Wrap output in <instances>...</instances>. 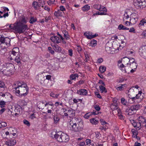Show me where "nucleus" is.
<instances>
[{
  "mask_svg": "<svg viewBox=\"0 0 146 146\" xmlns=\"http://www.w3.org/2000/svg\"><path fill=\"white\" fill-rule=\"evenodd\" d=\"M13 89H15L16 95L19 97L25 96L27 95L29 90L26 84L19 82H18L16 84H14Z\"/></svg>",
  "mask_w": 146,
  "mask_h": 146,
  "instance_id": "1",
  "label": "nucleus"
},
{
  "mask_svg": "<svg viewBox=\"0 0 146 146\" xmlns=\"http://www.w3.org/2000/svg\"><path fill=\"white\" fill-rule=\"evenodd\" d=\"M9 27L14 30L19 34L24 33L26 30L28 29V26L23 24L21 22H17L13 24H10Z\"/></svg>",
  "mask_w": 146,
  "mask_h": 146,
  "instance_id": "2",
  "label": "nucleus"
},
{
  "mask_svg": "<svg viewBox=\"0 0 146 146\" xmlns=\"http://www.w3.org/2000/svg\"><path fill=\"white\" fill-rule=\"evenodd\" d=\"M79 121L77 119H74L73 120L70 121L69 127L71 131L74 132H77L81 130L82 128L79 126L78 123Z\"/></svg>",
  "mask_w": 146,
  "mask_h": 146,
  "instance_id": "3",
  "label": "nucleus"
},
{
  "mask_svg": "<svg viewBox=\"0 0 146 146\" xmlns=\"http://www.w3.org/2000/svg\"><path fill=\"white\" fill-rule=\"evenodd\" d=\"M6 69H4L3 72L6 75L12 74L14 71V66L11 63H7L5 65Z\"/></svg>",
  "mask_w": 146,
  "mask_h": 146,
  "instance_id": "4",
  "label": "nucleus"
},
{
  "mask_svg": "<svg viewBox=\"0 0 146 146\" xmlns=\"http://www.w3.org/2000/svg\"><path fill=\"white\" fill-rule=\"evenodd\" d=\"M133 4L137 9L143 8L146 6L145 0H134Z\"/></svg>",
  "mask_w": 146,
  "mask_h": 146,
  "instance_id": "5",
  "label": "nucleus"
},
{
  "mask_svg": "<svg viewBox=\"0 0 146 146\" xmlns=\"http://www.w3.org/2000/svg\"><path fill=\"white\" fill-rule=\"evenodd\" d=\"M19 49L18 47L13 48L12 50L10 51L9 53V59L11 60H14L16 55L19 54Z\"/></svg>",
  "mask_w": 146,
  "mask_h": 146,
  "instance_id": "6",
  "label": "nucleus"
},
{
  "mask_svg": "<svg viewBox=\"0 0 146 146\" xmlns=\"http://www.w3.org/2000/svg\"><path fill=\"white\" fill-rule=\"evenodd\" d=\"M0 38L1 40V46H4V47L6 48L7 46H9L10 45V40L7 37L5 38L2 36L0 35Z\"/></svg>",
  "mask_w": 146,
  "mask_h": 146,
  "instance_id": "7",
  "label": "nucleus"
},
{
  "mask_svg": "<svg viewBox=\"0 0 146 146\" xmlns=\"http://www.w3.org/2000/svg\"><path fill=\"white\" fill-rule=\"evenodd\" d=\"M51 136L55 138L58 141L61 142L62 133L61 132H53L51 133Z\"/></svg>",
  "mask_w": 146,
  "mask_h": 146,
  "instance_id": "8",
  "label": "nucleus"
},
{
  "mask_svg": "<svg viewBox=\"0 0 146 146\" xmlns=\"http://www.w3.org/2000/svg\"><path fill=\"white\" fill-rule=\"evenodd\" d=\"M139 52L141 56L145 58L146 56V45L141 47L139 49Z\"/></svg>",
  "mask_w": 146,
  "mask_h": 146,
  "instance_id": "9",
  "label": "nucleus"
},
{
  "mask_svg": "<svg viewBox=\"0 0 146 146\" xmlns=\"http://www.w3.org/2000/svg\"><path fill=\"white\" fill-rule=\"evenodd\" d=\"M36 79L37 81L42 84L45 80V77L43 74H38L36 76Z\"/></svg>",
  "mask_w": 146,
  "mask_h": 146,
  "instance_id": "10",
  "label": "nucleus"
},
{
  "mask_svg": "<svg viewBox=\"0 0 146 146\" xmlns=\"http://www.w3.org/2000/svg\"><path fill=\"white\" fill-rule=\"evenodd\" d=\"M93 7L100 11L107 12V9L105 7L103 6L100 5H93Z\"/></svg>",
  "mask_w": 146,
  "mask_h": 146,
  "instance_id": "11",
  "label": "nucleus"
},
{
  "mask_svg": "<svg viewBox=\"0 0 146 146\" xmlns=\"http://www.w3.org/2000/svg\"><path fill=\"white\" fill-rule=\"evenodd\" d=\"M84 35L86 36L87 38L89 39H91L98 36V34L96 33L94 35H92V33L89 32L88 33L86 32L84 33Z\"/></svg>",
  "mask_w": 146,
  "mask_h": 146,
  "instance_id": "12",
  "label": "nucleus"
},
{
  "mask_svg": "<svg viewBox=\"0 0 146 146\" xmlns=\"http://www.w3.org/2000/svg\"><path fill=\"white\" fill-rule=\"evenodd\" d=\"M61 142H66L68 141L69 140V136L67 134L62 133Z\"/></svg>",
  "mask_w": 146,
  "mask_h": 146,
  "instance_id": "13",
  "label": "nucleus"
},
{
  "mask_svg": "<svg viewBox=\"0 0 146 146\" xmlns=\"http://www.w3.org/2000/svg\"><path fill=\"white\" fill-rule=\"evenodd\" d=\"M140 107V106L139 105H133L130 107L131 108L130 111H131L132 113H135L137 110H138Z\"/></svg>",
  "mask_w": 146,
  "mask_h": 146,
  "instance_id": "14",
  "label": "nucleus"
},
{
  "mask_svg": "<svg viewBox=\"0 0 146 146\" xmlns=\"http://www.w3.org/2000/svg\"><path fill=\"white\" fill-rule=\"evenodd\" d=\"M139 122L140 124L142 125V126H144L146 123V118L144 117L143 116L139 117L138 118Z\"/></svg>",
  "mask_w": 146,
  "mask_h": 146,
  "instance_id": "15",
  "label": "nucleus"
},
{
  "mask_svg": "<svg viewBox=\"0 0 146 146\" xmlns=\"http://www.w3.org/2000/svg\"><path fill=\"white\" fill-rule=\"evenodd\" d=\"M61 110L63 112H67L68 114L69 115H73L74 114V110L71 108L69 109L68 110H66L65 108H62L61 109Z\"/></svg>",
  "mask_w": 146,
  "mask_h": 146,
  "instance_id": "16",
  "label": "nucleus"
},
{
  "mask_svg": "<svg viewBox=\"0 0 146 146\" xmlns=\"http://www.w3.org/2000/svg\"><path fill=\"white\" fill-rule=\"evenodd\" d=\"M16 143L15 140L10 139L6 141L5 144L8 146H13Z\"/></svg>",
  "mask_w": 146,
  "mask_h": 146,
  "instance_id": "17",
  "label": "nucleus"
},
{
  "mask_svg": "<svg viewBox=\"0 0 146 146\" xmlns=\"http://www.w3.org/2000/svg\"><path fill=\"white\" fill-rule=\"evenodd\" d=\"M87 93V91L85 89H80L77 91V93L78 94L82 95H86Z\"/></svg>",
  "mask_w": 146,
  "mask_h": 146,
  "instance_id": "18",
  "label": "nucleus"
},
{
  "mask_svg": "<svg viewBox=\"0 0 146 146\" xmlns=\"http://www.w3.org/2000/svg\"><path fill=\"white\" fill-rule=\"evenodd\" d=\"M131 59L133 60V61L132 62V63H129V64L131 68L135 69L137 68V64L135 62V59L133 58H131Z\"/></svg>",
  "mask_w": 146,
  "mask_h": 146,
  "instance_id": "19",
  "label": "nucleus"
},
{
  "mask_svg": "<svg viewBox=\"0 0 146 146\" xmlns=\"http://www.w3.org/2000/svg\"><path fill=\"white\" fill-rule=\"evenodd\" d=\"M132 60L131 58L129 59L126 57H125L122 58V60L124 64L128 65L129 64L128 62Z\"/></svg>",
  "mask_w": 146,
  "mask_h": 146,
  "instance_id": "20",
  "label": "nucleus"
},
{
  "mask_svg": "<svg viewBox=\"0 0 146 146\" xmlns=\"http://www.w3.org/2000/svg\"><path fill=\"white\" fill-rule=\"evenodd\" d=\"M52 46L53 47V49H54L56 52H59L61 51V48L58 45L54 44Z\"/></svg>",
  "mask_w": 146,
  "mask_h": 146,
  "instance_id": "21",
  "label": "nucleus"
},
{
  "mask_svg": "<svg viewBox=\"0 0 146 146\" xmlns=\"http://www.w3.org/2000/svg\"><path fill=\"white\" fill-rule=\"evenodd\" d=\"M37 106L39 109H41L42 110L44 109V107H45V104L42 102H38Z\"/></svg>",
  "mask_w": 146,
  "mask_h": 146,
  "instance_id": "22",
  "label": "nucleus"
},
{
  "mask_svg": "<svg viewBox=\"0 0 146 146\" xmlns=\"http://www.w3.org/2000/svg\"><path fill=\"white\" fill-rule=\"evenodd\" d=\"M64 34V36L66 40H69L70 39V36L68 35V32L66 30H64L62 31Z\"/></svg>",
  "mask_w": 146,
  "mask_h": 146,
  "instance_id": "23",
  "label": "nucleus"
},
{
  "mask_svg": "<svg viewBox=\"0 0 146 146\" xmlns=\"http://www.w3.org/2000/svg\"><path fill=\"white\" fill-rule=\"evenodd\" d=\"M20 56L19 54L18 55H17L15 56V59L14 60H15V62H17L18 64H20L21 63V58H20Z\"/></svg>",
  "mask_w": 146,
  "mask_h": 146,
  "instance_id": "24",
  "label": "nucleus"
},
{
  "mask_svg": "<svg viewBox=\"0 0 146 146\" xmlns=\"http://www.w3.org/2000/svg\"><path fill=\"white\" fill-rule=\"evenodd\" d=\"M118 29L119 30H128L129 29V28H127L125 27L122 24L119 25L118 27Z\"/></svg>",
  "mask_w": 146,
  "mask_h": 146,
  "instance_id": "25",
  "label": "nucleus"
},
{
  "mask_svg": "<svg viewBox=\"0 0 146 146\" xmlns=\"http://www.w3.org/2000/svg\"><path fill=\"white\" fill-rule=\"evenodd\" d=\"M143 25L146 26V20L143 19L141 20L140 22L139 25V27Z\"/></svg>",
  "mask_w": 146,
  "mask_h": 146,
  "instance_id": "26",
  "label": "nucleus"
},
{
  "mask_svg": "<svg viewBox=\"0 0 146 146\" xmlns=\"http://www.w3.org/2000/svg\"><path fill=\"white\" fill-rule=\"evenodd\" d=\"M62 13L60 10H58L57 11H55L54 13V14L56 17H58L62 15Z\"/></svg>",
  "mask_w": 146,
  "mask_h": 146,
  "instance_id": "27",
  "label": "nucleus"
},
{
  "mask_svg": "<svg viewBox=\"0 0 146 146\" xmlns=\"http://www.w3.org/2000/svg\"><path fill=\"white\" fill-rule=\"evenodd\" d=\"M90 122L93 124L96 125L98 123V120L95 119L94 118H92L90 119Z\"/></svg>",
  "mask_w": 146,
  "mask_h": 146,
  "instance_id": "28",
  "label": "nucleus"
},
{
  "mask_svg": "<svg viewBox=\"0 0 146 146\" xmlns=\"http://www.w3.org/2000/svg\"><path fill=\"white\" fill-rule=\"evenodd\" d=\"M90 9V6L88 5H86L84 6L82 8V10L83 11H86Z\"/></svg>",
  "mask_w": 146,
  "mask_h": 146,
  "instance_id": "29",
  "label": "nucleus"
},
{
  "mask_svg": "<svg viewBox=\"0 0 146 146\" xmlns=\"http://www.w3.org/2000/svg\"><path fill=\"white\" fill-rule=\"evenodd\" d=\"M39 1L38 4V6H41L42 7H44V5L45 4V1L44 0H38Z\"/></svg>",
  "mask_w": 146,
  "mask_h": 146,
  "instance_id": "30",
  "label": "nucleus"
},
{
  "mask_svg": "<svg viewBox=\"0 0 146 146\" xmlns=\"http://www.w3.org/2000/svg\"><path fill=\"white\" fill-rule=\"evenodd\" d=\"M99 88L100 90L102 91V92H105L106 93L107 92V90L106 88L103 86H100Z\"/></svg>",
  "mask_w": 146,
  "mask_h": 146,
  "instance_id": "31",
  "label": "nucleus"
},
{
  "mask_svg": "<svg viewBox=\"0 0 146 146\" xmlns=\"http://www.w3.org/2000/svg\"><path fill=\"white\" fill-rule=\"evenodd\" d=\"M106 68L104 66H100L99 68V70L101 73L104 72L106 70Z\"/></svg>",
  "mask_w": 146,
  "mask_h": 146,
  "instance_id": "32",
  "label": "nucleus"
},
{
  "mask_svg": "<svg viewBox=\"0 0 146 146\" xmlns=\"http://www.w3.org/2000/svg\"><path fill=\"white\" fill-rule=\"evenodd\" d=\"M110 108L112 109L115 110L117 108V104H112L110 105Z\"/></svg>",
  "mask_w": 146,
  "mask_h": 146,
  "instance_id": "33",
  "label": "nucleus"
},
{
  "mask_svg": "<svg viewBox=\"0 0 146 146\" xmlns=\"http://www.w3.org/2000/svg\"><path fill=\"white\" fill-rule=\"evenodd\" d=\"M0 96H1L2 97H5L6 96H9L11 98L12 96L11 94L8 93H5V94H2V92L0 93Z\"/></svg>",
  "mask_w": 146,
  "mask_h": 146,
  "instance_id": "34",
  "label": "nucleus"
},
{
  "mask_svg": "<svg viewBox=\"0 0 146 146\" xmlns=\"http://www.w3.org/2000/svg\"><path fill=\"white\" fill-rule=\"evenodd\" d=\"M130 18H133L134 19H138V15L137 14L135 13H132L131 15V16L130 17Z\"/></svg>",
  "mask_w": 146,
  "mask_h": 146,
  "instance_id": "35",
  "label": "nucleus"
},
{
  "mask_svg": "<svg viewBox=\"0 0 146 146\" xmlns=\"http://www.w3.org/2000/svg\"><path fill=\"white\" fill-rule=\"evenodd\" d=\"M90 44L91 46H94L97 44V41L95 40H93L91 41Z\"/></svg>",
  "mask_w": 146,
  "mask_h": 146,
  "instance_id": "36",
  "label": "nucleus"
},
{
  "mask_svg": "<svg viewBox=\"0 0 146 146\" xmlns=\"http://www.w3.org/2000/svg\"><path fill=\"white\" fill-rule=\"evenodd\" d=\"M36 21V18H34L33 17H31L29 22L30 23L33 24Z\"/></svg>",
  "mask_w": 146,
  "mask_h": 146,
  "instance_id": "37",
  "label": "nucleus"
},
{
  "mask_svg": "<svg viewBox=\"0 0 146 146\" xmlns=\"http://www.w3.org/2000/svg\"><path fill=\"white\" fill-rule=\"evenodd\" d=\"M33 6L35 8V9H37V6H38V4L37 1H34L32 4Z\"/></svg>",
  "mask_w": 146,
  "mask_h": 146,
  "instance_id": "38",
  "label": "nucleus"
},
{
  "mask_svg": "<svg viewBox=\"0 0 146 146\" xmlns=\"http://www.w3.org/2000/svg\"><path fill=\"white\" fill-rule=\"evenodd\" d=\"M5 48H2L0 50V54L1 55H4L6 52V49Z\"/></svg>",
  "mask_w": 146,
  "mask_h": 146,
  "instance_id": "39",
  "label": "nucleus"
},
{
  "mask_svg": "<svg viewBox=\"0 0 146 146\" xmlns=\"http://www.w3.org/2000/svg\"><path fill=\"white\" fill-rule=\"evenodd\" d=\"M53 119L55 123H58L60 119L59 118L57 115L54 116Z\"/></svg>",
  "mask_w": 146,
  "mask_h": 146,
  "instance_id": "40",
  "label": "nucleus"
},
{
  "mask_svg": "<svg viewBox=\"0 0 146 146\" xmlns=\"http://www.w3.org/2000/svg\"><path fill=\"white\" fill-rule=\"evenodd\" d=\"M91 113L90 112H88L86 113L84 116V117L86 119H88L90 117L91 115Z\"/></svg>",
  "mask_w": 146,
  "mask_h": 146,
  "instance_id": "41",
  "label": "nucleus"
},
{
  "mask_svg": "<svg viewBox=\"0 0 146 146\" xmlns=\"http://www.w3.org/2000/svg\"><path fill=\"white\" fill-rule=\"evenodd\" d=\"M130 18V21H131V22H132L133 24H135L136 23V22H137L138 20V19H134L133 18Z\"/></svg>",
  "mask_w": 146,
  "mask_h": 146,
  "instance_id": "42",
  "label": "nucleus"
},
{
  "mask_svg": "<svg viewBox=\"0 0 146 146\" xmlns=\"http://www.w3.org/2000/svg\"><path fill=\"white\" fill-rule=\"evenodd\" d=\"M50 40L54 43H56V36H51L50 38Z\"/></svg>",
  "mask_w": 146,
  "mask_h": 146,
  "instance_id": "43",
  "label": "nucleus"
},
{
  "mask_svg": "<svg viewBox=\"0 0 146 146\" xmlns=\"http://www.w3.org/2000/svg\"><path fill=\"white\" fill-rule=\"evenodd\" d=\"M121 103L124 105H126L127 103V101L124 98H121Z\"/></svg>",
  "mask_w": 146,
  "mask_h": 146,
  "instance_id": "44",
  "label": "nucleus"
},
{
  "mask_svg": "<svg viewBox=\"0 0 146 146\" xmlns=\"http://www.w3.org/2000/svg\"><path fill=\"white\" fill-rule=\"evenodd\" d=\"M94 108L97 111H99L100 110V108L98 105H95L94 106Z\"/></svg>",
  "mask_w": 146,
  "mask_h": 146,
  "instance_id": "45",
  "label": "nucleus"
},
{
  "mask_svg": "<svg viewBox=\"0 0 146 146\" xmlns=\"http://www.w3.org/2000/svg\"><path fill=\"white\" fill-rule=\"evenodd\" d=\"M61 40L60 39L59 37L56 36V43L58 44L59 43H60L61 42Z\"/></svg>",
  "mask_w": 146,
  "mask_h": 146,
  "instance_id": "46",
  "label": "nucleus"
},
{
  "mask_svg": "<svg viewBox=\"0 0 146 146\" xmlns=\"http://www.w3.org/2000/svg\"><path fill=\"white\" fill-rule=\"evenodd\" d=\"M48 50L49 51V52L51 53L52 54H54V51L52 50V48L50 47H48Z\"/></svg>",
  "mask_w": 146,
  "mask_h": 146,
  "instance_id": "47",
  "label": "nucleus"
},
{
  "mask_svg": "<svg viewBox=\"0 0 146 146\" xmlns=\"http://www.w3.org/2000/svg\"><path fill=\"white\" fill-rule=\"evenodd\" d=\"M5 102L3 101H1L0 102V105L1 108H2L5 106Z\"/></svg>",
  "mask_w": 146,
  "mask_h": 146,
  "instance_id": "48",
  "label": "nucleus"
},
{
  "mask_svg": "<svg viewBox=\"0 0 146 146\" xmlns=\"http://www.w3.org/2000/svg\"><path fill=\"white\" fill-rule=\"evenodd\" d=\"M23 123L25 124L27 126H29L30 125L29 122L26 119H25L23 120Z\"/></svg>",
  "mask_w": 146,
  "mask_h": 146,
  "instance_id": "49",
  "label": "nucleus"
},
{
  "mask_svg": "<svg viewBox=\"0 0 146 146\" xmlns=\"http://www.w3.org/2000/svg\"><path fill=\"white\" fill-rule=\"evenodd\" d=\"M107 128H108L106 125H103L102 126L100 127V129L101 130H104V131H105Z\"/></svg>",
  "mask_w": 146,
  "mask_h": 146,
  "instance_id": "50",
  "label": "nucleus"
},
{
  "mask_svg": "<svg viewBox=\"0 0 146 146\" xmlns=\"http://www.w3.org/2000/svg\"><path fill=\"white\" fill-rule=\"evenodd\" d=\"M50 96H51L52 97H54L55 98H57L59 95L57 94H55L53 93H51L50 94Z\"/></svg>",
  "mask_w": 146,
  "mask_h": 146,
  "instance_id": "51",
  "label": "nucleus"
},
{
  "mask_svg": "<svg viewBox=\"0 0 146 146\" xmlns=\"http://www.w3.org/2000/svg\"><path fill=\"white\" fill-rule=\"evenodd\" d=\"M117 115L119 117V118L120 119H122L123 116L121 114V113L120 112V110H119V111H118Z\"/></svg>",
  "mask_w": 146,
  "mask_h": 146,
  "instance_id": "52",
  "label": "nucleus"
},
{
  "mask_svg": "<svg viewBox=\"0 0 146 146\" xmlns=\"http://www.w3.org/2000/svg\"><path fill=\"white\" fill-rule=\"evenodd\" d=\"M54 106L52 102H47L45 104V107L46 106Z\"/></svg>",
  "mask_w": 146,
  "mask_h": 146,
  "instance_id": "53",
  "label": "nucleus"
},
{
  "mask_svg": "<svg viewBox=\"0 0 146 146\" xmlns=\"http://www.w3.org/2000/svg\"><path fill=\"white\" fill-rule=\"evenodd\" d=\"M55 1V0H49L47 1L48 4L49 5H51V4H53Z\"/></svg>",
  "mask_w": 146,
  "mask_h": 146,
  "instance_id": "54",
  "label": "nucleus"
},
{
  "mask_svg": "<svg viewBox=\"0 0 146 146\" xmlns=\"http://www.w3.org/2000/svg\"><path fill=\"white\" fill-rule=\"evenodd\" d=\"M131 131L133 134V135H137L138 134V132L135 130L132 129Z\"/></svg>",
  "mask_w": 146,
  "mask_h": 146,
  "instance_id": "55",
  "label": "nucleus"
},
{
  "mask_svg": "<svg viewBox=\"0 0 146 146\" xmlns=\"http://www.w3.org/2000/svg\"><path fill=\"white\" fill-rule=\"evenodd\" d=\"M7 111L8 114L10 115L11 116L12 115L14 116V115L12 114V112L9 109H8L7 110Z\"/></svg>",
  "mask_w": 146,
  "mask_h": 146,
  "instance_id": "56",
  "label": "nucleus"
},
{
  "mask_svg": "<svg viewBox=\"0 0 146 146\" xmlns=\"http://www.w3.org/2000/svg\"><path fill=\"white\" fill-rule=\"evenodd\" d=\"M4 83L1 81H0V88H4L5 86Z\"/></svg>",
  "mask_w": 146,
  "mask_h": 146,
  "instance_id": "57",
  "label": "nucleus"
},
{
  "mask_svg": "<svg viewBox=\"0 0 146 146\" xmlns=\"http://www.w3.org/2000/svg\"><path fill=\"white\" fill-rule=\"evenodd\" d=\"M123 85H121V86L117 87L116 88L117 90H122L123 88Z\"/></svg>",
  "mask_w": 146,
  "mask_h": 146,
  "instance_id": "58",
  "label": "nucleus"
},
{
  "mask_svg": "<svg viewBox=\"0 0 146 146\" xmlns=\"http://www.w3.org/2000/svg\"><path fill=\"white\" fill-rule=\"evenodd\" d=\"M1 126H3L4 127H6L7 126V123L5 122H2L1 123L0 128L1 127Z\"/></svg>",
  "mask_w": 146,
  "mask_h": 146,
  "instance_id": "59",
  "label": "nucleus"
},
{
  "mask_svg": "<svg viewBox=\"0 0 146 146\" xmlns=\"http://www.w3.org/2000/svg\"><path fill=\"white\" fill-rule=\"evenodd\" d=\"M76 50L79 53H80L82 50V48L80 46H78Z\"/></svg>",
  "mask_w": 146,
  "mask_h": 146,
  "instance_id": "60",
  "label": "nucleus"
},
{
  "mask_svg": "<svg viewBox=\"0 0 146 146\" xmlns=\"http://www.w3.org/2000/svg\"><path fill=\"white\" fill-rule=\"evenodd\" d=\"M60 11H63L66 10L65 8L63 6H60Z\"/></svg>",
  "mask_w": 146,
  "mask_h": 146,
  "instance_id": "61",
  "label": "nucleus"
},
{
  "mask_svg": "<svg viewBox=\"0 0 146 146\" xmlns=\"http://www.w3.org/2000/svg\"><path fill=\"white\" fill-rule=\"evenodd\" d=\"M100 121L102 123V125L107 124V122H106L105 121H104L102 119H100Z\"/></svg>",
  "mask_w": 146,
  "mask_h": 146,
  "instance_id": "62",
  "label": "nucleus"
},
{
  "mask_svg": "<svg viewBox=\"0 0 146 146\" xmlns=\"http://www.w3.org/2000/svg\"><path fill=\"white\" fill-rule=\"evenodd\" d=\"M106 12L105 11H103V12H98V13L97 14L98 15H106Z\"/></svg>",
  "mask_w": 146,
  "mask_h": 146,
  "instance_id": "63",
  "label": "nucleus"
},
{
  "mask_svg": "<svg viewBox=\"0 0 146 146\" xmlns=\"http://www.w3.org/2000/svg\"><path fill=\"white\" fill-rule=\"evenodd\" d=\"M129 32H133L134 33H135V29L133 27L131 28L129 31Z\"/></svg>",
  "mask_w": 146,
  "mask_h": 146,
  "instance_id": "64",
  "label": "nucleus"
}]
</instances>
